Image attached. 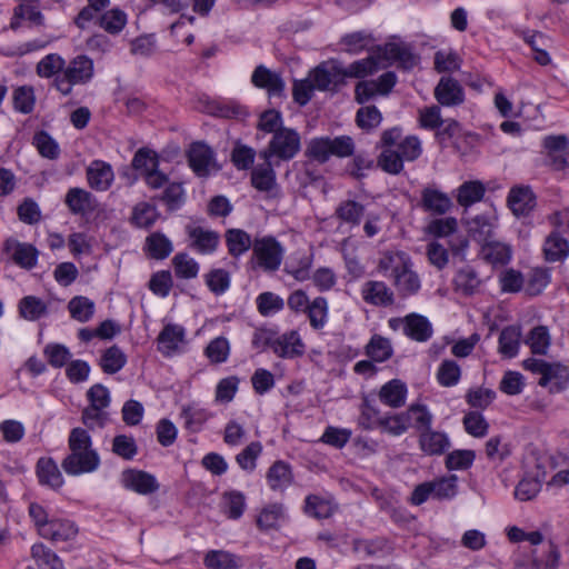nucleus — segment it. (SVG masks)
Here are the masks:
<instances>
[{"label":"nucleus","instance_id":"38","mask_svg":"<svg viewBox=\"0 0 569 569\" xmlns=\"http://www.w3.org/2000/svg\"><path fill=\"white\" fill-rule=\"evenodd\" d=\"M31 557L39 569H64L62 560L43 543L38 542L31 547Z\"/></svg>","mask_w":569,"mask_h":569},{"label":"nucleus","instance_id":"54","mask_svg":"<svg viewBox=\"0 0 569 569\" xmlns=\"http://www.w3.org/2000/svg\"><path fill=\"white\" fill-rule=\"evenodd\" d=\"M365 213V207L353 200L341 202L336 209L337 217L346 223L358 226Z\"/></svg>","mask_w":569,"mask_h":569},{"label":"nucleus","instance_id":"47","mask_svg":"<svg viewBox=\"0 0 569 569\" xmlns=\"http://www.w3.org/2000/svg\"><path fill=\"white\" fill-rule=\"evenodd\" d=\"M453 282L457 291H461L463 295H472L479 288L481 280L478 273L467 266L457 272Z\"/></svg>","mask_w":569,"mask_h":569},{"label":"nucleus","instance_id":"32","mask_svg":"<svg viewBox=\"0 0 569 569\" xmlns=\"http://www.w3.org/2000/svg\"><path fill=\"white\" fill-rule=\"evenodd\" d=\"M521 336L519 326L503 328L499 336V352L506 358H515L520 348Z\"/></svg>","mask_w":569,"mask_h":569},{"label":"nucleus","instance_id":"50","mask_svg":"<svg viewBox=\"0 0 569 569\" xmlns=\"http://www.w3.org/2000/svg\"><path fill=\"white\" fill-rule=\"evenodd\" d=\"M68 309L73 319L79 322H87L93 316L94 303L87 297L77 296L69 301Z\"/></svg>","mask_w":569,"mask_h":569},{"label":"nucleus","instance_id":"36","mask_svg":"<svg viewBox=\"0 0 569 569\" xmlns=\"http://www.w3.org/2000/svg\"><path fill=\"white\" fill-rule=\"evenodd\" d=\"M329 306L325 297H316L311 300L306 315L312 329L321 330L328 322Z\"/></svg>","mask_w":569,"mask_h":569},{"label":"nucleus","instance_id":"55","mask_svg":"<svg viewBox=\"0 0 569 569\" xmlns=\"http://www.w3.org/2000/svg\"><path fill=\"white\" fill-rule=\"evenodd\" d=\"M525 342L530 347L535 355H546L550 346V336L547 327H535Z\"/></svg>","mask_w":569,"mask_h":569},{"label":"nucleus","instance_id":"44","mask_svg":"<svg viewBox=\"0 0 569 569\" xmlns=\"http://www.w3.org/2000/svg\"><path fill=\"white\" fill-rule=\"evenodd\" d=\"M485 187L480 181H468L457 190V201L462 207H469L480 201L485 196Z\"/></svg>","mask_w":569,"mask_h":569},{"label":"nucleus","instance_id":"18","mask_svg":"<svg viewBox=\"0 0 569 569\" xmlns=\"http://www.w3.org/2000/svg\"><path fill=\"white\" fill-rule=\"evenodd\" d=\"M437 101L446 107L459 106L465 101V92L460 83L451 77H442L435 88Z\"/></svg>","mask_w":569,"mask_h":569},{"label":"nucleus","instance_id":"58","mask_svg":"<svg viewBox=\"0 0 569 569\" xmlns=\"http://www.w3.org/2000/svg\"><path fill=\"white\" fill-rule=\"evenodd\" d=\"M261 451L262 446L259 441L250 442L236 456V461L242 470L251 472L256 469V460Z\"/></svg>","mask_w":569,"mask_h":569},{"label":"nucleus","instance_id":"56","mask_svg":"<svg viewBox=\"0 0 569 569\" xmlns=\"http://www.w3.org/2000/svg\"><path fill=\"white\" fill-rule=\"evenodd\" d=\"M176 276L181 279H192L198 276L199 264L187 253H178L172 259Z\"/></svg>","mask_w":569,"mask_h":569},{"label":"nucleus","instance_id":"22","mask_svg":"<svg viewBox=\"0 0 569 569\" xmlns=\"http://www.w3.org/2000/svg\"><path fill=\"white\" fill-rule=\"evenodd\" d=\"M251 81L256 87L266 89L270 97H280L284 91V82L280 74L264 66L254 69Z\"/></svg>","mask_w":569,"mask_h":569},{"label":"nucleus","instance_id":"52","mask_svg":"<svg viewBox=\"0 0 569 569\" xmlns=\"http://www.w3.org/2000/svg\"><path fill=\"white\" fill-rule=\"evenodd\" d=\"M13 107L17 111L28 114L33 111L36 104L34 90L31 86H21L14 89Z\"/></svg>","mask_w":569,"mask_h":569},{"label":"nucleus","instance_id":"15","mask_svg":"<svg viewBox=\"0 0 569 569\" xmlns=\"http://www.w3.org/2000/svg\"><path fill=\"white\" fill-rule=\"evenodd\" d=\"M272 351L280 358H295L305 351V345L299 333L295 330L286 332L273 340H267Z\"/></svg>","mask_w":569,"mask_h":569},{"label":"nucleus","instance_id":"5","mask_svg":"<svg viewBox=\"0 0 569 569\" xmlns=\"http://www.w3.org/2000/svg\"><path fill=\"white\" fill-rule=\"evenodd\" d=\"M301 149V137L291 128H283L272 134L268 146L260 151L259 157L271 160L274 164L280 161H290Z\"/></svg>","mask_w":569,"mask_h":569},{"label":"nucleus","instance_id":"19","mask_svg":"<svg viewBox=\"0 0 569 569\" xmlns=\"http://www.w3.org/2000/svg\"><path fill=\"white\" fill-rule=\"evenodd\" d=\"M507 202L516 217H527L536 207V196L529 187H513Z\"/></svg>","mask_w":569,"mask_h":569},{"label":"nucleus","instance_id":"31","mask_svg":"<svg viewBox=\"0 0 569 569\" xmlns=\"http://www.w3.org/2000/svg\"><path fill=\"white\" fill-rule=\"evenodd\" d=\"M543 254L549 262L561 261L569 256L568 241L560 236L559 231H553L546 238Z\"/></svg>","mask_w":569,"mask_h":569},{"label":"nucleus","instance_id":"41","mask_svg":"<svg viewBox=\"0 0 569 569\" xmlns=\"http://www.w3.org/2000/svg\"><path fill=\"white\" fill-rule=\"evenodd\" d=\"M126 24L127 14L118 8L107 10L99 17V27L110 34H119Z\"/></svg>","mask_w":569,"mask_h":569},{"label":"nucleus","instance_id":"30","mask_svg":"<svg viewBox=\"0 0 569 569\" xmlns=\"http://www.w3.org/2000/svg\"><path fill=\"white\" fill-rule=\"evenodd\" d=\"M228 252L231 257L238 258L253 248L250 234L242 229H228L224 233Z\"/></svg>","mask_w":569,"mask_h":569},{"label":"nucleus","instance_id":"33","mask_svg":"<svg viewBox=\"0 0 569 569\" xmlns=\"http://www.w3.org/2000/svg\"><path fill=\"white\" fill-rule=\"evenodd\" d=\"M144 250L153 259L162 260L172 252V242L161 232H153L146 239Z\"/></svg>","mask_w":569,"mask_h":569},{"label":"nucleus","instance_id":"60","mask_svg":"<svg viewBox=\"0 0 569 569\" xmlns=\"http://www.w3.org/2000/svg\"><path fill=\"white\" fill-rule=\"evenodd\" d=\"M132 168L136 170H142L143 176L146 172L152 171L159 167L158 154L147 148H140L133 156Z\"/></svg>","mask_w":569,"mask_h":569},{"label":"nucleus","instance_id":"29","mask_svg":"<svg viewBox=\"0 0 569 569\" xmlns=\"http://www.w3.org/2000/svg\"><path fill=\"white\" fill-rule=\"evenodd\" d=\"M432 332V326L426 317L418 313L407 316L405 335L410 339L425 342L431 338Z\"/></svg>","mask_w":569,"mask_h":569},{"label":"nucleus","instance_id":"11","mask_svg":"<svg viewBox=\"0 0 569 569\" xmlns=\"http://www.w3.org/2000/svg\"><path fill=\"white\" fill-rule=\"evenodd\" d=\"M186 233L189 239V248L201 254L214 252L220 242L217 231L206 229L197 224L186 226Z\"/></svg>","mask_w":569,"mask_h":569},{"label":"nucleus","instance_id":"26","mask_svg":"<svg viewBox=\"0 0 569 569\" xmlns=\"http://www.w3.org/2000/svg\"><path fill=\"white\" fill-rule=\"evenodd\" d=\"M64 202L73 214L84 216L96 208L92 194L78 187L68 190Z\"/></svg>","mask_w":569,"mask_h":569},{"label":"nucleus","instance_id":"13","mask_svg":"<svg viewBox=\"0 0 569 569\" xmlns=\"http://www.w3.org/2000/svg\"><path fill=\"white\" fill-rule=\"evenodd\" d=\"M158 351L164 357L180 353L186 345V330L179 325H166L158 338Z\"/></svg>","mask_w":569,"mask_h":569},{"label":"nucleus","instance_id":"34","mask_svg":"<svg viewBox=\"0 0 569 569\" xmlns=\"http://www.w3.org/2000/svg\"><path fill=\"white\" fill-rule=\"evenodd\" d=\"M262 164L257 166L251 172V183L260 191H269L276 183V172L272 169L274 164L271 160H263Z\"/></svg>","mask_w":569,"mask_h":569},{"label":"nucleus","instance_id":"3","mask_svg":"<svg viewBox=\"0 0 569 569\" xmlns=\"http://www.w3.org/2000/svg\"><path fill=\"white\" fill-rule=\"evenodd\" d=\"M380 268L391 269L393 286L401 296H411L420 289V279L411 269V262L403 252H388L380 260Z\"/></svg>","mask_w":569,"mask_h":569},{"label":"nucleus","instance_id":"2","mask_svg":"<svg viewBox=\"0 0 569 569\" xmlns=\"http://www.w3.org/2000/svg\"><path fill=\"white\" fill-rule=\"evenodd\" d=\"M69 455L62 460V469L71 476L90 473L100 466V457L92 448L91 437L82 428H73L68 439Z\"/></svg>","mask_w":569,"mask_h":569},{"label":"nucleus","instance_id":"16","mask_svg":"<svg viewBox=\"0 0 569 569\" xmlns=\"http://www.w3.org/2000/svg\"><path fill=\"white\" fill-rule=\"evenodd\" d=\"M121 481L124 488L140 495H150L159 489L157 479L141 470H126L122 472Z\"/></svg>","mask_w":569,"mask_h":569},{"label":"nucleus","instance_id":"12","mask_svg":"<svg viewBox=\"0 0 569 569\" xmlns=\"http://www.w3.org/2000/svg\"><path fill=\"white\" fill-rule=\"evenodd\" d=\"M397 83V76L392 71L382 73L377 80L360 81L355 89L359 103L370 100L376 94H388Z\"/></svg>","mask_w":569,"mask_h":569},{"label":"nucleus","instance_id":"28","mask_svg":"<svg viewBox=\"0 0 569 569\" xmlns=\"http://www.w3.org/2000/svg\"><path fill=\"white\" fill-rule=\"evenodd\" d=\"M407 387L399 380L393 379L385 383L379 391V399L382 403L391 408H400L406 402Z\"/></svg>","mask_w":569,"mask_h":569},{"label":"nucleus","instance_id":"43","mask_svg":"<svg viewBox=\"0 0 569 569\" xmlns=\"http://www.w3.org/2000/svg\"><path fill=\"white\" fill-rule=\"evenodd\" d=\"M159 218L157 208L148 202H140L133 207L131 223L138 228L148 229L152 227Z\"/></svg>","mask_w":569,"mask_h":569},{"label":"nucleus","instance_id":"10","mask_svg":"<svg viewBox=\"0 0 569 569\" xmlns=\"http://www.w3.org/2000/svg\"><path fill=\"white\" fill-rule=\"evenodd\" d=\"M187 157L190 168L198 177H208L211 172L219 170L214 151L204 142H193Z\"/></svg>","mask_w":569,"mask_h":569},{"label":"nucleus","instance_id":"42","mask_svg":"<svg viewBox=\"0 0 569 569\" xmlns=\"http://www.w3.org/2000/svg\"><path fill=\"white\" fill-rule=\"evenodd\" d=\"M284 517V508L281 503L266 506L257 517L256 523L260 530L276 529L279 521Z\"/></svg>","mask_w":569,"mask_h":569},{"label":"nucleus","instance_id":"21","mask_svg":"<svg viewBox=\"0 0 569 569\" xmlns=\"http://www.w3.org/2000/svg\"><path fill=\"white\" fill-rule=\"evenodd\" d=\"M113 179L114 173L112 167L102 160H93L87 168L88 183L97 191L108 190Z\"/></svg>","mask_w":569,"mask_h":569},{"label":"nucleus","instance_id":"25","mask_svg":"<svg viewBox=\"0 0 569 569\" xmlns=\"http://www.w3.org/2000/svg\"><path fill=\"white\" fill-rule=\"evenodd\" d=\"M363 300L373 306H390L393 303V292L382 281H367L361 290Z\"/></svg>","mask_w":569,"mask_h":569},{"label":"nucleus","instance_id":"64","mask_svg":"<svg viewBox=\"0 0 569 569\" xmlns=\"http://www.w3.org/2000/svg\"><path fill=\"white\" fill-rule=\"evenodd\" d=\"M224 512L230 519H238L246 508V498L239 491H231L223 496Z\"/></svg>","mask_w":569,"mask_h":569},{"label":"nucleus","instance_id":"17","mask_svg":"<svg viewBox=\"0 0 569 569\" xmlns=\"http://www.w3.org/2000/svg\"><path fill=\"white\" fill-rule=\"evenodd\" d=\"M4 250L12 261L21 268L32 269L37 264L39 252L30 243L9 239L4 243Z\"/></svg>","mask_w":569,"mask_h":569},{"label":"nucleus","instance_id":"37","mask_svg":"<svg viewBox=\"0 0 569 569\" xmlns=\"http://www.w3.org/2000/svg\"><path fill=\"white\" fill-rule=\"evenodd\" d=\"M403 415L408 417V428L412 421V427L419 435L431 428L433 416L425 405L413 403Z\"/></svg>","mask_w":569,"mask_h":569},{"label":"nucleus","instance_id":"14","mask_svg":"<svg viewBox=\"0 0 569 569\" xmlns=\"http://www.w3.org/2000/svg\"><path fill=\"white\" fill-rule=\"evenodd\" d=\"M420 207L433 216H443L453 207L450 197L433 187H426L421 191Z\"/></svg>","mask_w":569,"mask_h":569},{"label":"nucleus","instance_id":"48","mask_svg":"<svg viewBox=\"0 0 569 569\" xmlns=\"http://www.w3.org/2000/svg\"><path fill=\"white\" fill-rule=\"evenodd\" d=\"M382 432L391 436H401L408 430V417L401 413H389L378 420V427Z\"/></svg>","mask_w":569,"mask_h":569},{"label":"nucleus","instance_id":"35","mask_svg":"<svg viewBox=\"0 0 569 569\" xmlns=\"http://www.w3.org/2000/svg\"><path fill=\"white\" fill-rule=\"evenodd\" d=\"M511 253L512 250L509 244L496 239L481 247L482 257L492 264L508 263L511 259Z\"/></svg>","mask_w":569,"mask_h":569},{"label":"nucleus","instance_id":"9","mask_svg":"<svg viewBox=\"0 0 569 569\" xmlns=\"http://www.w3.org/2000/svg\"><path fill=\"white\" fill-rule=\"evenodd\" d=\"M309 74L320 91L332 90L345 83L346 79L345 68L336 60L320 63Z\"/></svg>","mask_w":569,"mask_h":569},{"label":"nucleus","instance_id":"51","mask_svg":"<svg viewBox=\"0 0 569 569\" xmlns=\"http://www.w3.org/2000/svg\"><path fill=\"white\" fill-rule=\"evenodd\" d=\"M66 66L64 59L57 54L50 53L43 57L37 64V74L41 78H51L63 72Z\"/></svg>","mask_w":569,"mask_h":569},{"label":"nucleus","instance_id":"20","mask_svg":"<svg viewBox=\"0 0 569 569\" xmlns=\"http://www.w3.org/2000/svg\"><path fill=\"white\" fill-rule=\"evenodd\" d=\"M497 218L493 214H479L468 222V231L473 240L482 246L495 240Z\"/></svg>","mask_w":569,"mask_h":569},{"label":"nucleus","instance_id":"49","mask_svg":"<svg viewBox=\"0 0 569 569\" xmlns=\"http://www.w3.org/2000/svg\"><path fill=\"white\" fill-rule=\"evenodd\" d=\"M47 312V305L34 296H27L19 302L20 316L29 321L40 319Z\"/></svg>","mask_w":569,"mask_h":569},{"label":"nucleus","instance_id":"63","mask_svg":"<svg viewBox=\"0 0 569 569\" xmlns=\"http://www.w3.org/2000/svg\"><path fill=\"white\" fill-rule=\"evenodd\" d=\"M42 19L43 17L36 6L29 2L21 3L14 9V16L11 22V27L13 29L18 28L19 20H28L32 24L39 26L42 23Z\"/></svg>","mask_w":569,"mask_h":569},{"label":"nucleus","instance_id":"6","mask_svg":"<svg viewBox=\"0 0 569 569\" xmlns=\"http://www.w3.org/2000/svg\"><path fill=\"white\" fill-rule=\"evenodd\" d=\"M94 74V66L91 58L84 54L74 57L64 66L62 73L53 80V87L63 96L72 93L73 86L86 84Z\"/></svg>","mask_w":569,"mask_h":569},{"label":"nucleus","instance_id":"39","mask_svg":"<svg viewBox=\"0 0 569 569\" xmlns=\"http://www.w3.org/2000/svg\"><path fill=\"white\" fill-rule=\"evenodd\" d=\"M37 473L39 481L51 488H60L63 483L61 472L51 459L41 458L37 463Z\"/></svg>","mask_w":569,"mask_h":569},{"label":"nucleus","instance_id":"40","mask_svg":"<svg viewBox=\"0 0 569 569\" xmlns=\"http://www.w3.org/2000/svg\"><path fill=\"white\" fill-rule=\"evenodd\" d=\"M267 480L272 490H282L292 481V473L289 465L283 461L274 462L268 473Z\"/></svg>","mask_w":569,"mask_h":569},{"label":"nucleus","instance_id":"57","mask_svg":"<svg viewBox=\"0 0 569 569\" xmlns=\"http://www.w3.org/2000/svg\"><path fill=\"white\" fill-rule=\"evenodd\" d=\"M230 353V345L227 338L217 337L209 342L204 349V355L211 363L226 362Z\"/></svg>","mask_w":569,"mask_h":569},{"label":"nucleus","instance_id":"23","mask_svg":"<svg viewBox=\"0 0 569 569\" xmlns=\"http://www.w3.org/2000/svg\"><path fill=\"white\" fill-rule=\"evenodd\" d=\"M78 533L74 522L68 519L53 518L44 529H41L40 537L54 543L64 542L73 539Z\"/></svg>","mask_w":569,"mask_h":569},{"label":"nucleus","instance_id":"46","mask_svg":"<svg viewBox=\"0 0 569 569\" xmlns=\"http://www.w3.org/2000/svg\"><path fill=\"white\" fill-rule=\"evenodd\" d=\"M366 355L375 362H383L392 356L391 343L387 338L375 335L366 346Z\"/></svg>","mask_w":569,"mask_h":569},{"label":"nucleus","instance_id":"7","mask_svg":"<svg viewBox=\"0 0 569 569\" xmlns=\"http://www.w3.org/2000/svg\"><path fill=\"white\" fill-rule=\"evenodd\" d=\"M525 370L540 375L538 385L548 387L550 392L565 390L569 382V370L558 362H547L542 359L528 358L522 362Z\"/></svg>","mask_w":569,"mask_h":569},{"label":"nucleus","instance_id":"45","mask_svg":"<svg viewBox=\"0 0 569 569\" xmlns=\"http://www.w3.org/2000/svg\"><path fill=\"white\" fill-rule=\"evenodd\" d=\"M126 362L124 352L118 346H112L102 353L99 365L103 372L113 375L120 371Z\"/></svg>","mask_w":569,"mask_h":569},{"label":"nucleus","instance_id":"61","mask_svg":"<svg viewBox=\"0 0 569 569\" xmlns=\"http://www.w3.org/2000/svg\"><path fill=\"white\" fill-rule=\"evenodd\" d=\"M378 164L388 173L397 174L403 168V160L398 149H383L378 158Z\"/></svg>","mask_w":569,"mask_h":569},{"label":"nucleus","instance_id":"53","mask_svg":"<svg viewBox=\"0 0 569 569\" xmlns=\"http://www.w3.org/2000/svg\"><path fill=\"white\" fill-rule=\"evenodd\" d=\"M256 303L259 313L263 317L272 316L284 307L283 299L270 291L260 293L256 299Z\"/></svg>","mask_w":569,"mask_h":569},{"label":"nucleus","instance_id":"59","mask_svg":"<svg viewBox=\"0 0 569 569\" xmlns=\"http://www.w3.org/2000/svg\"><path fill=\"white\" fill-rule=\"evenodd\" d=\"M460 376L461 369L453 360L442 361L437 372V379L443 387L456 386L460 380Z\"/></svg>","mask_w":569,"mask_h":569},{"label":"nucleus","instance_id":"1","mask_svg":"<svg viewBox=\"0 0 569 569\" xmlns=\"http://www.w3.org/2000/svg\"><path fill=\"white\" fill-rule=\"evenodd\" d=\"M393 62H399L403 69H411L417 64V58L405 44L386 43L369 57L355 61L348 68H345L346 78H365Z\"/></svg>","mask_w":569,"mask_h":569},{"label":"nucleus","instance_id":"62","mask_svg":"<svg viewBox=\"0 0 569 569\" xmlns=\"http://www.w3.org/2000/svg\"><path fill=\"white\" fill-rule=\"evenodd\" d=\"M305 511L317 519L329 518L333 513L331 503L318 496H308L306 499Z\"/></svg>","mask_w":569,"mask_h":569},{"label":"nucleus","instance_id":"8","mask_svg":"<svg viewBox=\"0 0 569 569\" xmlns=\"http://www.w3.org/2000/svg\"><path fill=\"white\" fill-rule=\"evenodd\" d=\"M253 257L257 263L264 271H276L279 269L283 249L273 237H262L253 240Z\"/></svg>","mask_w":569,"mask_h":569},{"label":"nucleus","instance_id":"27","mask_svg":"<svg viewBox=\"0 0 569 569\" xmlns=\"http://www.w3.org/2000/svg\"><path fill=\"white\" fill-rule=\"evenodd\" d=\"M207 569H240L243 566L240 556L227 550H210L204 555Z\"/></svg>","mask_w":569,"mask_h":569},{"label":"nucleus","instance_id":"24","mask_svg":"<svg viewBox=\"0 0 569 569\" xmlns=\"http://www.w3.org/2000/svg\"><path fill=\"white\" fill-rule=\"evenodd\" d=\"M449 447L450 440L445 432L430 428L419 435V448L428 456L442 455Z\"/></svg>","mask_w":569,"mask_h":569},{"label":"nucleus","instance_id":"4","mask_svg":"<svg viewBox=\"0 0 569 569\" xmlns=\"http://www.w3.org/2000/svg\"><path fill=\"white\" fill-rule=\"evenodd\" d=\"M353 151L355 142L349 136L319 137L308 142L306 156L319 163H325L330 157L347 158L352 156Z\"/></svg>","mask_w":569,"mask_h":569}]
</instances>
